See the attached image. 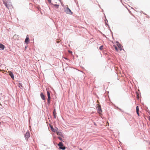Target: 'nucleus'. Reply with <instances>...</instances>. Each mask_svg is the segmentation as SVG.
<instances>
[{"mask_svg":"<svg viewBox=\"0 0 150 150\" xmlns=\"http://www.w3.org/2000/svg\"><path fill=\"white\" fill-rule=\"evenodd\" d=\"M4 3L5 4L6 7L8 9H11L13 8L11 2L9 0H7L5 3V1H4Z\"/></svg>","mask_w":150,"mask_h":150,"instance_id":"obj_1","label":"nucleus"},{"mask_svg":"<svg viewBox=\"0 0 150 150\" xmlns=\"http://www.w3.org/2000/svg\"><path fill=\"white\" fill-rule=\"evenodd\" d=\"M117 46L118 48L115 45H114L113 47L115 49L116 51H118L119 50L121 51L122 50V48L121 47L120 44H118Z\"/></svg>","mask_w":150,"mask_h":150,"instance_id":"obj_2","label":"nucleus"},{"mask_svg":"<svg viewBox=\"0 0 150 150\" xmlns=\"http://www.w3.org/2000/svg\"><path fill=\"white\" fill-rule=\"evenodd\" d=\"M65 12L67 13L70 15L72 14V12L68 7L65 9Z\"/></svg>","mask_w":150,"mask_h":150,"instance_id":"obj_3","label":"nucleus"},{"mask_svg":"<svg viewBox=\"0 0 150 150\" xmlns=\"http://www.w3.org/2000/svg\"><path fill=\"white\" fill-rule=\"evenodd\" d=\"M58 146L59 147V148L62 150H64L65 147L64 146L63 143L62 142H60L58 144Z\"/></svg>","mask_w":150,"mask_h":150,"instance_id":"obj_4","label":"nucleus"},{"mask_svg":"<svg viewBox=\"0 0 150 150\" xmlns=\"http://www.w3.org/2000/svg\"><path fill=\"white\" fill-rule=\"evenodd\" d=\"M30 134L29 132H27L25 134V138L28 140V139L30 137Z\"/></svg>","mask_w":150,"mask_h":150,"instance_id":"obj_5","label":"nucleus"},{"mask_svg":"<svg viewBox=\"0 0 150 150\" xmlns=\"http://www.w3.org/2000/svg\"><path fill=\"white\" fill-rule=\"evenodd\" d=\"M8 73L9 75L11 76L12 79H14V77L13 73L11 71H8Z\"/></svg>","mask_w":150,"mask_h":150,"instance_id":"obj_6","label":"nucleus"},{"mask_svg":"<svg viewBox=\"0 0 150 150\" xmlns=\"http://www.w3.org/2000/svg\"><path fill=\"white\" fill-rule=\"evenodd\" d=\"M40 96L42 100H45V96L43 95L42 93H41L40 94Z\"/></svg>","mask_w":150,"mask_h":150,"instance_id":"obj_7","label":"nucleus"},{"mask_svg":"<svg viewBox=\"0 0 150 150\" xmlns=\"http://www.w3.org/2000/svg\"><path fill=\"white\" fill-rule=\"evenodd\" d=\"M139 108L138 106H137L136 107V112L137 113L138 115L139 116Z\"/></svg>","mask_w":150,"mask_h":150,"instance_id":"obj_8","label":"nucleus"},{"mask_svg":"<svg viewBox=\"0 0 150 150\" xmlns=\"http://www.w3.org/2000/svg\"><path fill=\"white\" fill-rule=\"evenodd\" d=\"M28 40H29L28 36V35H27L26 36V38L25 40V43H27Z\"/></svg>","mask_w":150,"mask_h":150,"instance_id":"obj_9","label":"nucleus"},{"mask_svg":"<svg viewBox=\"0 0 150 150\" xmlns=\"http://www.w3.org/2000/svg\"><path fill=\"white\" fill-rule=\"evenodd\" d=\"M102 112L101 109V108L99 106V107L98 108V112L100 114L101 113V112Z\"/></svg>","mask_w":150,"mask_h":150,"instance_id":"obj_10","label":"nucleus"},{"mask_svg":"<svg viewBox=\"0 0 150 150\" xmlns=\"http://www.w3.org/2000/svg\"><path fill=\"white\" fill-rule=\"evenodd\" d=\"M5 48L4 46L2 44H0V48L4 50Z\"/></svg>","mask_w":150,"mask_h":150,"instance_id":"obj_11","label":"nucleus"},{"mask_svg":"<svg viewBox=\"0 0 150 150\" xmlns=\"http://www.w3.org/2000/svg\"><path fill=\"white\" fill-rule=\"evenodd\" d=\"M53 115H54V117L55 118H56V114H57V113H56V111H55V109H54V110L53 112Z\"/></svg>","mask_w":150,"mask_h":150,"instance_id":"obj_12","label":"nucleus"},{"mask_svg":"<svg viewBox=\"0 0 150 150\" xmlns=\"http://www.w3.org/2000/svg\"><path fill=\"white\" fill-rule=\"evenodd\" d=\"M18 86L21 89H23V88L22 86V84L20 83H19Z\"/></svg>","mask_w":150,"mask_h":150,"instance_id":"obj_13","label":"nucleus"},{"mask_svg":"<svg viewBox=\"0 0 150 150\" xmlns=\"http://www.w3.org/2000/svg\"><path fill=\"white\" fill-rule=\"evenodd\" d=\"M47 95L48 98H50V92L48 91H47Z\"/></svg>","mask_w":150,"mask_h":150,"instance_id":"obj_14","label":"nucleus"},{"mask_svg":"<svg viewBox=\"0 0 150 150\" xmlns=\"http://www.w3.org/2000/svg\"><path fill=\"white\" fill-rule=\"evenodd\" d=\"M56 132L57 133V134L61 136L62 134V133L61 132Z\"/></svg>","mask_w":150,"mask_h":150,"instance_id":"obj_15","label":"nucleus"},{"mask_svg":"<svg viewBox=\"0 0 150 150\" xmlns=\"http://www.w3.org/2000/svg\"><path fill=\"white\" fill-rule=\"evenodd\" d=\"M50 98H48V99H47V103L48 104H49L50 103Z\"/></svg>","mask_w":150,"mask_h":150,"instance_id":"obj_16","label":"nucleus"},{"mask_svg":"<svg viewBox=\"0 0 150 150\" xmlns=\"http://www.w3.org/2000/svg\"><path fill=\"white\" fill-rule=\"evenodd\" d=\"M103 46L102 45L100 47H99V49L100 50H102L103 49Z\"/></svg>","mask_w":150,"mask_h":150,"instance_id":"obj_17","label":"nucleus"},{"mask_svg":"<svg viewBox=\"0 0 150 150\" xmlns=\"http://www.w3.org/2000/svg\"><path fill=\"white\" fill-rule=\"evenodd\" d=\"M58 138L61 141L62 140V138L61 137H58Z\"/></svg>","mask_w":150,"mask_h":150,"instance_id":"obj_18","label":"nucleus"},{"mask_svg":"<svg viewBox=\"0 0 150 150\" xmlns=\"http://www.w3.org/2000/svg\"><path fill=\"white\" fill-rule=\"evenodd\" d=\"M50 3H51V0H47Z\"/></svg>","mask_w":150,"mask_h":150,"instance_id":"obj_19","label":"nucleus"},{"mask_svg":"<svg viewBox=\"0 0 150 150\" xmlns=\"http://www.w3.org/2000/svg\"><path fill=\"white\" fill-rule=\"evenodd\" d=\"M52 128V131L53 132H55V131L54 130V129H53L52 127H51Z\"/></svg>","mask_w":150,"mask_h":150,"instance_id":"obj_20","label":"nucleus"},{"mask_svg":"<svg viewBox=\"0 0 150 150\" xmlns=\"http://www.w3.org/2000/svg\"><path fill=\"white\" fill-rule=\"evenodd\" d=\"M79 150H82L81 149H80Z\"/></svg>","mask_w":150,"mask_h":150,"instance_id":"obj_21","label":"nucleus"},{"mask_svg":"<svg viewBox=\"0 0 150 150\" xmlns=\"http://www.w3.org/2000/svg\"><path fill=\"white\" fill-rule=\"evenodd\" d=\"M55 6H57V4H56Z\"/></svg>","mask_w":150,"mask_h":150,"instance_id":"obj_22","label":"nucleus"},{"mask_svg":"<svg viewBox=\"0 0 150 150\" xmlns=\"http://www.w3.org/2000/svg\"><path fill=\"white\" fill-rule=\"evenodd\" d=\"M57 42L58 43L59 42V41Z\"/></svg>","mask_w":150,"mask_h":150,"instance_id":"obj_23","label":"nucleus"}]
</instances>
